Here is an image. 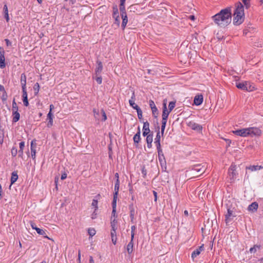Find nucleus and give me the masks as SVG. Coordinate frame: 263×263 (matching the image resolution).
I'll return each instance as SVG.
<instances>
[{"mask_svg":"<svg viewBox=\"0 0 263 263\" xmlns=\"http://www.w3.org/2000/svg\"><path fill=\"white\" fill-rule=\"evenodd\" d=\"M18 179V175L15 172H13L11 174V184L14 183Z\"/></svg>","mask_w":263,"mask_h":263,"instance_id":"obj_34","label":"nucleus"},{"mask_svg":"<svg viewBox=\"0 0 263 263\" xmlns=\"http://www.w3.org/2000/svg\"><path fill=\"white\" fill-rule=\"evenodd\" d=\"M133 240L131 238V240L130 242L128 243L127 246V251L128 254H131L133 251V247H134V243H133Z\"/></svg>","mask_w":263,"mask_h":263,"instance_id":"obj_27","label":"nucleus"},{"mask_svg":"<svg viewBox=\"0 0 263 263\" xmlns=\"http://www.w3.org/2000/svg\"><path fill=\"white\" fill-rule=\"evenodd\" d=\"M12 112L18 111V107H17L16 103L15 101V99H14L12 102Z\"/></svg>","mask_w":263,"mask_h":263,"instance_id":"obj_41","label":"nucleus"},{"mask_svg":"<svg viewBox=\"0 0 263 263\" xmlns=\"http://www.w3.org/2000/svg\"><path fill=\"white\" fill-rule=\"evenodd\" d=\"M160 134L159 131L157 133L156 137L155 139V143L156 144V146L157 147V151L162 149L161 148V144H160Z\"/></svg>","mask_w":263,"mask_h":263,"instance_id":"obj_15","label":"nucleus"},{"mask_svg":"<svg viewBox=\"0 0 263 263\" xmlns=\"http://www.w3.org/2000/svg\"><path fill=\"white\" fill-rule=\"evenodd\" d=\"M171 111L167 109L166 107V101L164 100L163 103V112L162 115V120L164 121H167L168 116Z\"/></svg>","mask_w":263,"mask_h":263,"instance_id":"obj_7","label":"nucleus"},{"mask_svg":"<svg viewBox=\"0 0 263 263\" xmlns=\"http://www.w3.org/2000/svg\"><path fill=\"white\" fill-rule=\"evenodd\" d=\"M110 234L112 242L114 245H116L117 240L116 230H111Z\"/></svg>","mask_w":263,"mask_h":263,"instance_id":"obj_29","label":"nucleus"},{"mask_svg":"<svg viewBox=\"0 0 263 263\" xmlns=\"http://www.w3.org/2000/svg\"><path fill=\"white\" fill-rule=\"evenodd\" d=\"M125 1H120V11L121 12V15L126 14L125 11Z\"/></svg>","mask_w":263,"mask_h":263,"instance_id":"obj_26","label":"nucleus"},{"mask_svg":"<svg viewBox=\"0 0 263 263\" xmlns=\"http://www.w3.org/2000/svg\"><path fill=\"white\" fill-rule=\"evenodd\" d=\"M236 86L241 90H249V88H247V87L245 86V81L242 82H238L236 83Z\"/></svg>","mask_w":263,"mask_h":263,"instance_id":"obj_28","label":"nucleus"},{"mask_svg":"<svg viewBox=\"0 0 263 263\" xmlns=\"http://www.w3.org/2000/svg\"><path fill=\"white\" fill-rule=\"evenodd\" d=\"M101 111V113L102 114V117H103L102 120L103 121H105L107 119V117H106V114H105L104 110L103 109H102Z\"/></svg>","mask_w":263,"mask_h":263,"instance_id":"obj_56","label":"nucleus"},{"mask_svg":"<svg viewBox=\"0 0 263 263\" xmlns=\"http://www.w3.org/2000/svg\"><path fill=\"white\" fill-rule=\"evenodd\" d=\"M152 142H148L147 143V147L151 148L152 146Z\"/></svg>","mask_w":263,"mask_h":263,"instance_id":"obj_63","label":"nucleus"},{"mask_svg":"<svg viewBox=\"0 0 263 263\" xmlns=\"http://www.w3.org/2000/svg\"><path fill=\"white\" fill-rule=\"evenodd\" d=\"M233 132L235 135L243 137L259 136L261 133V130L259 128L254 127L244 128L234 130Z\"/></svg>","mask_w":263,"mask_h":263,"instance_id":"obj_2","label":"nucleus"},{"mask_svg":"<svg viewBox=\"0 0 263 263\" xmlns=\"http://www.w3.org/2000/svg\"><path fill=\"white\" fill-rule=\"evenodd\" d=\"M158 159L160 162V164L162 168H166V163L165 159L162 150L158 151Z\"/></svg>","mask_w":263,"mask_h":263,"instance_id":"obj_5","label":"nucleus"},{"mask_svg":"<svg viewBox=\"0 0 263 263\" xmlns=\"http://www.w3.org/2000/svg\"><path fill=\"white\" fill-rule=\"evenodd\" d=\"M137 112L138 114V117L139 119H141L142 118V111L140 108L137 109Z\"/></svg>","mask_w":263,"mask_h":263,"instance_id":"obj_54","label":"nucleus"},{"mask_svg":"<svg viewBox=\"0 0 263 263\" xmlns=\"http://www.w3.org/2000/svg\"><path fill=\"white\" fill-rule=\"evenodd\" d=\"M113 18H115V24L119 27L120 24L119 16H113Z\"/></svg>","mask_w":263,"mask_h":263,"instance_id":"obj_48","label":"nucleus"},{"mask_svg":"<svg viewBox=\"0 0 263 263\" xmlns=\"http://www.w3.org/2000/svg\"><path fill=\"white\" fill-rule=\"evenodd\" d=\"M4 54H5V51H4V50H3L1 55H0V68H4L6 66L5 63V59Z\"/></svg>","mask_w":263,"mask_h":263,"instance_id":"obj_23","label":"nucleus"},{"mask_svg":"<svg viewBox=\"0 0 263 263\" xmlns=\"http://www.w3.org/2000/svg\"><path fill=\"white\" fill-rule=\"evenodd\" d=\"M21 84L22 89H26V77L24 73H22L21 76Z\"/></svg>","mask_w":263,"mask_h":263,"instance_id":"obj_20","label":"nucleus"},{"mask_svg":"<svg viewBox=\"0 0 263 263\" xmlns=\"http://www.w3.org/2000/svg\"><path fill=\"white\" fill-rule=\"evenodd\" d=\"M130 218L131 221L133 222L135 219V211L133 205H129Z\"/></svg>","mask_w":263,"mask_h":263,"instance_id":"obj_30","label":"nucleus"},{"mask_svg":"<svg viewBox=\"0 0 263 263\" xmlns=\"http://www.w3.org/2000/svg\"><path fill=\"white\" fill-rule=\"evenodd\" d=\"M121 15V17L122 18V23L121 26H122L123 29H124L125 28L126 24L127 23V22H128L127 16L126 14H124V15L122 14Z\"/></svg>","mask_w":263,"mask_h":263,"instance_id":"obj_31","label":"nucleus"},{"mask_svg":"<svg viewBox=\"0 0 263 263\" xmlns=\"http://www.w3.org/2000/svg\"><path fill=\"white\" fill-rule=\"evenodd\" d=\"M66 177H67V174L66 173H63L61 175V179L62 180H64L66 178Z\"/></svg>","mask_w":263,"mask_h":263,"instance_id":"obj_61","label":"nucleus"},{"mask_svg":"<svg viewBox=\"0 0 263 263\" xmlns=\"http://www.w3.org/2000/svg\"><path fill=\"white\" fill-rule=\"evenodd\" d=\"M235 216L236 215L234 211L230 208L228 209L227 213L225 215L226 223H229Z\"/></svg>","mask_w":263,"mask_h":263,"instance_id":"obj_6","label":"nucleus"},{"mask_svg":"<svg viewBox=\"0 0 263 263\" xmlns=\"http://www.w3.org/2000/svg\"><path fill=\"white\" fill-rule=\"evenodd\" d=\"M206 170L204 165L201 164L194 165L192 168L187 171L189 175L193 176V177H198L203 173Z\"/></svg>","mask_w":263,"mask_h":263,"instance_id":"obj_4","label":"nucleus"},{"mask_svg":"<svg viewBox=\"0 0 263 263\" xmlns=\"http://www.w3.org/2000/svg\"><path fill=\"white\" fill-rule=\"evenodd\" d=\"M203 246H201L197 248L195 250H194L192 253V258L194 259L195 257H196L198 255L200 254L201 252L203 250Z\"/></svg>","mask_w":263,"mask_h":263,"instance_id":"obj_16","label":"nucleus"},{"mask_svg":"<svg viewBox=\"0 0 263 263\" xmlns=\"http://www.w3.org/2000/svg\"><path fill=\"white\" fill-rule=\"evenodd\" d=\"M30 149H31V157L33 159H34L35 158V154H36V144H35V143H34V140H32L31 142Z\"/></svg>","mask_w":263,"mask_h":263,"instance_id":"obj_12","label":"nucleus"},{"mask_svg":"<svg viewBox=\"0 0 263 263\" xmlns=\"http://www.w3.org/2000/svg\"><path fill=\"white\" fill-rule=\"evenodd\" d=\"M89 262L90 263H95L94 260L92 256H90L89 257Z\"/></svg>","mask_w":263,"mask_h":263,"instance_id":"obj_64","label":"nucleus"},{"mask_svg":"<svg viewBox=\"0 0 263 263\" xmlns=\"http://www.w3.org/2000/svg\"><path fill=\"white\" fill-rule=\"evenodd\" d=\"M262 168H263V166L261 165H252L247 166L246 167V169L247 170L246 176L247 175L248 171L249 172H256V171H259Z\"/></svg>","mask_w":263,"mask_h":263,"instance_id":"obj_8","label":"nucleus"},{"mask_svg":"<svg viewBox=\"0 0 263 263\" xmlns=\"http://www.w3.org/2000/svg\"><path fill=\"white\" fill-rule=\"evenodd\" d=\"M167 121H164L162 120V125H161V132L162 135L163 134L165 128L166 124Z\"/></svg>","mask_w":263,"mask_h":263,"instance_id":"obj_45","label":"nucleus"},{"mask_svg":"<svg viewBox=\"0 0 263 263\" xmlns=\"http://www.w3.org/2000/svg\"><path fill=\"white\" fill-rule=\"evenodd\" d=\"M135 95L134 92H133L131 97V99L129 100V103L130 106H132L134 109L137 110V109L139 108L140 107L135 104Z\"/></svg>","mask_w":263,"mask_h":263,"instance_id":"obj_18","label":"nucleus"},{"mask_svg":"<svg viewBox=\"0 0 263 263\" xmlns=\"http://www.w3.org/2000/svg\"><path fill=\"white\" fill-rule=\"evenodd\" d=\"M194 104L196 105H200L203 102V97L202 96H196L194 98Z\"/></svg>","mask_w":263,"mask_h":263,"instance_id":"obj_25","label":"nucleus"},{"mask_svg":"<svg viewBox=\"0 0 263 263\" xmlns=\"http://www.w3.org/2000/svg\"><path fill=\"white\" fill-rule=\"evenodd\" d=\"M236 166L234 164H232L229 169V174L231 178H234L236 176L235 171Z\"/></svg>","mask_w":263,"mask_h":263,"instance_id":"obj_17","label":"nucleus"},{"mask_svg":"<svg viewBox=\"0 0 263 263\" xmlns=\"http://www.w3.org/2000/svg\"><path fill=\"white\" fill-rule=\"evenodd\" d=\"M97 66L95 69V74L97 76H100L103 69V65L101 61H97Z\"/></svg>","mask_w":263,"mask_h":263,"instance_id":"obj_11","label":"nucleus"},{"mask_svg":"<svg viewBox=\"0 0 263 263\" xmlns=\"http://www.w3.org/2000/svg\"><path fill=\"white\" fill-rule=\"evenodd\" d=\"M17 149L15 147H13L11 151V155L12 157H15L17 154Z\"/></svg>","mask_w":263,"mask_h":263,"instance_id":"obj_46","label":"nucleus"},{"mask_svg":"<svg viewBox=\"0 0 263 263\" xmlns=\"http://www.w3.org/2000/svg\"><path fill=\"white\" fill-rule=\"evenodd\" d=\"M23 91V101L24 103V105L25 106H28L29 105V102L28 101V97H27V92L26 89H22Z\"/></svg>","mask_w":263,"mask_h":263,"instance_id":"obj_19","label":"nucleus"},{"mask_svg":"<svg viewBox=\"0 0 263 263\" xmlns=\"http://www.w3.org/2000/svg\"><path fill=\"white\" fill-rule=\"evenodd\" d=\"M110 224L111 230H116L117 229V220H116V218L111 219Z\"/></svg>","mask_w":263,"mask_h":263,"instance_id":"obj_33","label":"nucleus"},{"mask_svg":"<svg viewBox=\"0 0 263 263\" xmlns=\"http://www.w3.org/2000/svg\"><path fill=\"white\" fill-rule=\"evenodd\" d=\"M120 185L119 179H117L115 184V193H114L113 199H117Z\"/></svg>","mask_w":263,"mask_h":263,"instance_id":"obj_13","label":"nucleus"},{"mask_svg":"<svg viewBox=\"0 0 263 263\" xmlns=\"http://www.w3.org/2000/svg\"><path fill=\"white\" fill-rule=\"evenodd\" d=\"M245 86L247 87V88L249 89V90H246V91H251L254 90V87L251 84V83L250 82L245 81Z\"/></svg>","mask_w":263,"mask_h":263,"instance_id":"obj_37","label":"nucleus"},{"mask_svg":"<svg viewBox=\"0 0 263 263\" xmlns=\"http://www.w3.org/2000/svg\"><path fill=\"white\" fill-rule=\"evenodd\" d=\"M20 149L18 152V156L23 158V149L25 147V142L24 141H22L19 143Z\"/></svg>","mask_w":263,"mask_h":263,"instance_id":"obj_24","label":"nucleus"},{"mask_svg":"<svg viewBox=\"0 0 263 263\" xmlns=\"http://www.w3.org/2000/svg\"><path fill=\"white\" fill-rule=\"evenodd\" d=\"M30 224H31V228L33 229L36 230V229H37V227L36 226V225L34 223L31 222Z\"/></svg>","mask_w":263,"mask_h":263,"instance_id":"obj_59","label":"nucleus"},{"mask_svg":"<svg viewBox=\"0 0 263 263\" xmlns=\"http://www.w3.org/2000/svg\"><path fill=\"white\" fill-rule=\"evenodd\" d=\"M151 109L152 111V114H153V116L155 118H157V116L158 115V111L157 107H156L155 108H153Z\"/></svg>","mask_w":263,"mask_h":263,"instance_id":"obj_43","label":"nucleus"},{"mask_svg":"<svg viewBox=\"0 0 263 263\" xmlns=\"http://www.w3.org/2000/svg\"><path fill=\"white\" fill-rule=\"evenodd\" d=\"M93 114H94V116H95V118L99 119V117H98L99 114V110H97L96 109H93Z\"/></svg>","mask_w":263,"mask_h":263,"instance_id":"obj_55","label":"nucleus"},{"mask_svg":"<svg viewBox=\"0 0 263 263\" xmlns=\"http://www.w3.org/2000/svg\"><path fill=\"white\" fill-rule=\"evenodd\" d=\"M260 247L257 245H255L253 247L250 249V253H255L256 252L257 249H259Z\"/></svg>","mask_w":263,"mask_h":263,"instance_id":"obj_52","label":"nucleus"},{"mask_svg":"<svg viewBox=\"0 0 263 263\" xmlns=\"http://www.w3.org/2000/svg\"><path fill=\"white\" fill-rule=\"evenodd\" d=\"M6 97H7V95L5 94H3V96H2V99L3 101H5L6 100Z\"/></svg>","mask_w":263,"mask_h":263,"instance_id":"obj_62","label":"nucleus"},{"mask_svg":"<svg viewBox=\"0 0 263 263\" xmlns=\"http://www.w3.org/2000/svg\"><path fill=\"white\" fill-rule=\"evenodd\" d=\"M149 106H150L151 109L156 107L154 102L153 100H149Z\"/></svg>","mask_w":263,"mask_h":263,"instance_id":"obj_57","label":"nucleus"},{"mask_svg":"<svg viewBox=\"0 0 263 263\" xmlns=\"http://www.w3.org/2000/svg\"><path fill=\"white\" fill-rule=\"evenodd\" d=\"M4 13V17L6 19V21L8 22L9 21V17L8 14V7L6 4L4 6L3 8Z\"/></svg>","mask_w":263,"mask_h":263,"instance_id":"obj_32","label":"nucleus"},{"mask_svg":"<svg viewBox=\"0 0 263 263\" xmlns=\"http://www.w3.org/2000/svg\"><path fill=\"white\" fill-rule=\"evenodd\" d=\"M175 102L172 101L169 103L168 104V110L171 111L175 106Z\"/></svg>","mask_w":263,"mask_h":263,"instance_id":"obj_44","label":"nucleus"},{"mask_svg":"<svg viewBox=\"0 0 263 263\" xmlns=\"http://www.w3.org/2000/svg\"><path fill=\"white\" fill-rule=\"evenodd\" d=\"M149 124L147 121H146L143 123V136H147L148 133L150 132V129L149 128Z\"/></svg>","mask_w":263,"mask_h":263,"instance_id":"obj_14","label":"nucleus"},{"mask_svg":"<svg viewBox=\"0 0 263 263\" xmlns=\"http://www.w3.org/2000/svg\"><path fill=\"white\" fill-rule=\"evenodd\" d=\"M13 114V122H16L20 119V115L18 111L12 112Z\"/></svg>","mask_w":263,"mask_h":263,"instance_id":"obj_35","label":"nucleus"},{"mask_svg":"<svg viewBox=\"0 0 263 263\" xmlns=\"http://www.w3.org/2000/svg\"><path fill=\"white\" fill-rule=\"evenodd\" d=\"M245 7L246 9H248L250 6V0H242Z\"/></svg>","mask_w":263,"mask_h":263,"instance_id":"obj_50","label":"nucleus"},{"mask_svg":"<svg viewBox=\"0 0 263 263\" xmlns=\"http://www.w3.org/2000/svg\"><path fill=\"white\" fill-rule=\"evenodd\" d=\"M141 139L140 132H138L134 136L133 140L135 143H138Z\"/></svg>","mask_w":263,"mask_h":263,"instance_id":"obj_36","label":"nucleus"},{"mask_svg":"<svg viewBox=\"0 0 263 263\" xmlns=\"http://www.w3.org/2000/svg\"><path fill=\"white\" fill-rule=\"evenodd\" d=\"M53 105L51 104L50 105V111L47 115V119L49 120L47 126L48 127H51L53 124V115L51 113V110L53 108Z\"/></svg>","mask_w":263,"mask_h":263,"instance_id":"obj_9","label":"nucleus"},{"mask_svg":"<svg viewBox=\"0 0 263 263\" xmlns=\"http://www.w3.org/2000/svg\"><path fill=\"white\" fill-rule=\"evenodd\" d=\"M244 18V6L240 2H238L234 13L233 23L235 25H239L243 22Z\"/></svg>","mask_w":263,"mask_h":263,"instance_id":"obj_3","label":"nucleus"},{"mask_svg":"<svg viewBox=\"0 0 263 263\" xmlns=\"http://www.w3.org/2000/svg\"><path fill=\"white\" fill-rule=\"evenodd\" d=\"M40 89V85L38 83H36L33 86V90L34 91V94L35 95H36Z\"/></svg>","mask_w":263,"mask_h":263,"instance_id":"obj_40","label":"nucleus"},{"mask_svg":"<svg viewBox=\"0 0 263 263\" xmlns=\"http://www.w3.org/2000/svg\"><path fill=\"white\" fill-rule=\"evenodd\" d=\"M136 229V227L135 226H132L131 227V238L134 239L135 236V231Z\"/></svg>","mask_w":263,"mask_h":263,"instance_id":"obj_47","label":"nucleus"},{"mask_svg":"<svg viewBox=\"0 0 263 263\" xmlns=\"http://www.w3.org/2000/svg\"><path fill=\"white\" fill-rule=\"evenodd\" d=\"M36 231L39 234L43 235L44 237L49 239V238L46 235V233L44 230L37 228Z\"/></svg>","mask_w":263,"mask_h":263,"instance_id":"obj_38","label":"nucleus"},{"mask_svg":"<svg viewBox=\"0 0 263 263\" xmlns=\"http://www.w3.org/2000/svg\"><path fill=\"white\" fill-rule=\"evenodd\" d=\"M88 233L90 237H92L96 234V230L93 228H89L88 230Z\"/></svg>","mask_w":263,"mask_h":263,"instance_id":"obj_42","label":"nucleus"},{"mask_svg":"<svg viewBox=\"0 0 263 263\" xmlns=\"http://www.w3.org/2000/svg\"><path fill=\"white\" fill-rule=\"evenodd\" d=\"M146 136V142H153V135L152 134H149L147 135Z\"/></svg>","mask_w":263,"mask_h":263,"instance_id":"obj_53","label":"nucleus"},{"mask_svg":"<svg viewBox=\"0 0 263 263\" xmlns=\"http://www.w3.org/2000/svg\"><path fill=\"white\" fill-rule=\"evenodd\" d=\"M5 41L6 45L7 46H12V42L11 41H10L8 39H5Z\"/></svg>","mask_w":263,"mask_h":263,"instance_id":"obj_58","label":"nucleus"},{"mask_svg":"<svg viewBox=\"0 0 263 263\" xmlns=\"http://www.w3.org/2000/svg\"><path fill=\"white\" fill-rule=\"evenodd\" d=\"M189 126L193 130L197 131H201L202 126L194 122H190L189 124Z\"/></svg>","mask_w":263,"mask_h":263,"instance_id":"obj_10","label":"nucleus"},{"mask_svg":"<svg viewBox=\"0 0 263 263\" xmlns=\"http://www.w3.org/2000/svg\"><path fill=\"white\" fill-rule=\"evenodd\" d=\"M112 211L111 218H117V216L116 215V206H117V199H113L112 202Z\"/></svg>","mask_w":263,"mask_h":263,"instance_id":"obj_21","label":"nucleus"},{"mask_svg":"<svg viewBox=\"0 0 263 263\" xmlns=\"http://www.w3.org/2000/svg\"><path fill=\"white\" fill-rule=\"evenodd\" d=\"M112 11H113L112 17L116 16H119L117 6L115 5V6H113Z\"/></svg>","mask_w":263,"mask_h":263,"instance_id":"obj_39","label":"nucleus"},{"mask_svg":"<svg viewBox=\"0 0 263 263\" xmlns=\"http://www.w3.org/2000/svg\"><path fill=\"white\" fill-rule=\"evenodd\" d=\"M232 13L230 7L222 9L212 16L214 23L220 27L227 26L231 22Z\"/></svg>","mask_w":263,"mask_h":263,"instance_id":"obj_1","label":"nucleus"},{"mask_svg":"<svg viewBox=\"0 0 263 263\" xmlns=\"http://www.w3.org/2000/svg\"><path fill=\"white\" fill-rule=\"evenodd\" d=\"M78 263H81V251L79 250L78 252Z\"/></svg>","mask_w":263,"mask_h":263,"instance_id":"obj_60","label":"nucleus"},{"mask_svg":"<svg viewBox=\"0 0 263 263\" xmlns=\"http://www.w3.org/2000/svg\"><path fill=\"white\" fill-rule=\"evenodd\" d=\"M91 205L95 208V211L97 210V209H98V199H93L92 203H91Z\"/></svg>","mask_w":263,"mask_h":263,"instance_id":"obj_49","label":"nucleus"},{"mask_svg":"<svg viewBox=\"0 0 263 263\" xmlns=\"http://www.w3.org/2000/svg\"><path fill=\"white\" fill-rule=\"evenodd\" d=\"M258 206V203L256 202H254L249 205L248 210L249 211L254 212L257 211Z\"/></svg>","mask_w":263,"mask_h":263,"instance_id":"obj_22","label":"nucleus"},{"mask_svg":"<svg viewBox=\"0 0 263 263\" xmlns=\"http://www.w3.org/2000/svg\"><path fill=\"white\" fill-rule=\"evenodd\" d=\"M93 79H95L96 81L98 83V84H100L102 83V77L101 74L100 76H97L96 75L95 77H93Z\"/></svg>","mask_w":263,"mask_h":263,"instance_id":"obj_51","label":"nucleus"}]
</instances>
